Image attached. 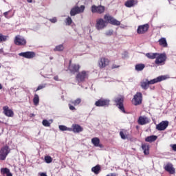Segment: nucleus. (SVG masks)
Returning a JSON list of instances; mask_svg holds the SVG:
<instances>
[{
	"mask_svg": "<svg viewBox=\"0 0 176 176\" xmlns=\"http://www.w3.org/2000/svg\"><path fill=\"white\" fill-rule=\"evenodd\" d=\"M119 67H120V66L116 65V64H113L111 66V68H112V69H115V68H119Z\"/></svg>",
	"mask_w": 176,
	"mask_h": 176,
	"instance_id": "nucleus-44",
	"label": "nucleus"
},
{
	"mask_svg": "<svg viewBox=\"0 0 176 176\" xmlns=\"http://www.w3.org/2000/svg\"><path fill=\"white\" fill-rule=\"evenodd\" d=\"M100 171H101V166L100 165H96L91 168V172L94 173L96 175L100 174Z\"/></svg>",
	"mask_w": 176,
	"mask_h": 176,
	"instance_id": "nucleus-24",
	"label": "nucleus"
},
{
	"mask_svg": "<svg viewBox=\"0 0 176 176\" xmlns=\"http://www.w3.org/2000/svg\"><path fill=\"white\" fill-rule=\"evenodd\" d=\"M51 23H57V18L54 17L52 19H49Z\"/></svg>",
	"mask_w": 176,
	"mask_h": 176,
	"instance_id": "nucleus-42",
	"label": "nucleus"
},
{
	"mask_svg": "<svg viewBox=\"0 0 176 176\" xmlns=\"http://www.w3.org/2000/svg\"><path fill=\"white\" fill-rule=\"evenodd\" d=\"M142 151L144 155H149V144L144 143L142 144Z\"/></svg>",
	"mask_w": 176,
	"mask_h": 176,
	"instance_id": "nucleus-22",
	"label": "nucleus"
},
{
	"mask_svg": "<svg viewBox=\"0 0 176 176\" xmlns=\"http://www.w3.org/2000/svg\"><path fill=\"white\" fill-rule=\"evenodd\" d=\"M145 56L150 60H155V58H156V56H157V53H146Z\"/></svg>",
	"mask_w": 176,
	"mask_h": 176,
	"instance_id": "nucleus-26",
	"label": "nucleus"
},
{
	"mask_svg": "<svg viewBox=\"0 0 176 176\" xmlns=\"http://www.w3.org/2000/svg\"><path fill=\"white\" fill-rule=\"evenodd\" d=\"M148 30H149V24L146 23L144 25H139L137 29V32L138 34H146V32H148Z\"/></svg>",
	"mask_w": 176,
	"mask_h": 176,
	"instance_id": "nucleus-15",
	"label": "nucleus"
},
{
	"mask_svg": "<svg viewBox=\"0 0 176 176\" xmlns=\"http://www.w3.org/2000/svg\"><path fill=\"white\" fill-rule=\"evenodd\" d=\"M19 56L20 57H23L24 58L31 60V58H34L36 56V54L34 52L28 51L25 52L19 53Z\"/></svg>",
	"mask_w": 176,
	"mask_h": 176,
	"instance_id": "nucleus-12",
	"label": "nucleus"
},
{
	"mask_svg": "<svg viewBox=\"0 0 176 176\" xmlns=\"http://www.w3.org/2000/svg\"><path fill=\"white\" fill-rule=\"evenodd\" d=\"M54 79L55 80H57V77H54Z\"/></svg>",
	"mask_w": 176,
	"mask_h": 176,
	"instance_id": "nucleus-53",
	"label": "nucleus"
},
{
	"mask_svg": "<svg viewBox=\"0 0 176 176\" xmlns=\"http://www.w3.org/2000/svg\"><path fill=\"white\" fill-rule=\"evenodd\" d=\"M124 113H129V112H126V111H122Z\"/></svg>",
	"mask_w": 176,
	"mask_h": 176,
	"instance_id": "nucleus-51",
	"label": "nucleus"
},
{
	"mask_svg": "<svg viewBox=\"0 0 176 176\" xmlns=\"http://www.w3.org/2000/svg\"><path fill=\"white\" fill-rule=\"evenodd\" d=\"M167 79V76H160L156 78L151 80L150 81L146 80L145 82H142L140 83V86L143 90H148L149 88V85H155V83H159V82H162V80H166Z\"/></svg>",
	"mask_w": 176,
	"mask_h": 176,
	"instance_id": "nucleus-2",
	"label": "nucleus"
},
{
	"mask_svg": "<svg viewBox=\"0 0 176 176\" xmlns=\"http://www.w3.org/2000/svg\"><path fill=\"white\" fill-rule=\"evenodd\" d=\"M71 24H72V19L71 16H68L66 19V25H71Z\"/></svg>",
	"mask_w": 176,
	"mask_h": 176,
	"instance_id": "nucleus-38",
	"label": "nucleus"
},
{
	"mask_svg": "<svg viewBox=\"0 0 176 176\" xmlns=\"http://www.w3.org/2000/svg\"><path fill=\"white\" fill-rule=\"evenodd\" d=\"M4 115L6 116H8V118H13L14 113H13V111H3Z\"/></svg>",
	"mask_w": 176,
	"mask_h": 176,
	"instance_id": "nucleus-29",
	"label": "nucleus"
},
{
	"mask_svg": "<svg viewBox=\"0 0 176 176\" xmlns=\"http://www.w3.org/2000/svg\"><path fill=\"white\" fill-rule=\"evenodd\" d=\"M33 104L34 105H39V96L36 94H34L33 98Z\"/></svg>",
	"mask_w": 176,
	"mask_h": 176,
	"instance_id": "nucleus-27",
	"label": "nucleus"
},
{
	"mask_svg": "<svg viewBox=\"0 0 176 176\" xmlns=\"http://www.w3.org/2000/svg\"><path fill=\"white\" fill-rule=\"evenodd\" d=\"M138 123H139V124L144 125V124H145V123H146V120H145V118L144 117H140L139 120H138Z\"/></svg>",
	"mask_w": 176,
	"mask_h": 176,
	"instance_id": "nucleus-34",
	"label": "nucleus"
},
{
	"mask_svg": "<svg viewBox=\"0 0 176 176\" xmlns=\"http://www.w3.org/2000/svg\"><path fill=\"white\" fill-rule=\"evenodd\" d=\"M33 116H35V114H34V113L30 114V118H33Z\"/></svg>",
	"mask_w": 176,
	"mask_h": 176,
	"instance_id": "nucleus-49",
	"label": "nucleus"
},
{
	"mask_svg": "<svg viewBox=\"0 0 176 176\" xmlns=\"http://www.w3.org/2000/svg\"><path fill=\"white\" fill-rule=\"evenodd\" d=\"M76 14H79V12L78 11V10L76 9V7L74 6L70 10V16H76Z\"/></svg>",
	"mask_w": 176,
	"mask_h": 176,
	"instance_id": "nucleus-28",
	"label": "nucleus"
},
{
	"mask_svg": "<svg viewBox=\"0 0 176 176\" xmlns=\"http://www.w3.org/2000/svg\"><path fill=\"white\" fill-rule=\"evenodd\" d=\"M120 135L122 140H127V138H129V137H130V135L129 133H127L126 130L121 131L120 132Z\"/></svg>",
	"mask_w": 176,
	"mask_h": 176,
	"instance_id": "nucleus-21",
	"label": "nucleus"
},
{
	"mask_svg": "<svg viewBox=\"0 0 176 176\" xmlns=\"http://www.w3.org/2000/svg\"><path fill=\"white\" fill-rule=\"evenodd\" d=\"M68 69L71 74L75 75V74L79 72V70L80 69V65L76 63L72 64V60H70L69 62Z\"/></svg>",
	"mask_w": 176,
	"mask_h": 176,
	"instance_id": "nucleus-7",
	"label": "nucleus"
},
{
	"mask_svg": "<svg viewBox=\"0 0 176 176\" xmlns=\"http://www.w3.org/2000/svg\"><path fill=\"white\" fill-rule=\"evenodd\" d=\"M138 1L135 0H128L125 2L124 5L126 8H133V6L137 5Z\"/></svg>",
	"mask_w": 176,
	"mask_h": 176,
	"instance_id": "nucleus-20",
	"label": "nucleus"
},
{
	"mask_svg": "<svg viewBox=\"0 0 176 176\" xmlns=\"http://www.w3.org/2000/svg\"><path fill=\"white\" fill-rule=\"evenodd\" d=\"M167 60V56L166 54H159L155 57V64L156 65H164L166 60Z\"/></svg>",
	"mask_w": 176,
	"mask_h": 176,
	"instance_id": "nucleus-4",
	"label": "nucleus"
},
{
	"mask_svg": "<svg viewBox=\"0 0 176 176\" xmlns=\"http://www.w3.org/2000/svg\"><path fill=\"white\" fill-rule=\"evenodd\" d=\"M59 130H60V131H71L72 129L66 126L59 125Z\"/></svg>",
	"mask_w": 176,
	"mask_h": 176,
	"instance_id": "nucleus-30",
	"label": "nucleus"
},
{
	"mask_svg": "<svg viewBox=\"0 0 176 176\" xmlns=\"http://www.w3.org/2000/svg\"><path fill=\"white\" fill-rule=\"evenodd\" d=\"M46 87V84L40 85L38 86L37 89L34 91H39V90H42V89H45Z\"/></svg>",
	"mask_w": 176,
	"mask_h": 176,
	"instance_id": "nucleus-39",
	"label": "nucleus"
},
{
	"mask_svg": "<svg viewBox=\"0 0 176 176\" xmlns=\"http://www.w3.org/2000/svg\"><path fill=\"white\" fill-rule=\"evenodd\" d=\"M80 102H82V99L80 98H78L74 100H70L68 104L70 111H75V107H78Z\"/></svg>",
	"mask_w": 176,
	"mask_h": 176,
	"instance_id": "nucleus-13",
	"label": "nucleus"
},
{
	"mask_svg": "<svg viewBox=\"0 0 176 176\" xmlns=\"http://www.w3.org/2000/svg\"><path fill=\"white\" fill-rule=\"evenodd\" d=\"M145 68V65L144 64H138L135 65L136 71H142Z\"/></svg>",
	"mask_w": 176,
	"mask_h": 176,
	"instance_id": "nucleus-33",
	"label": "nucleus"
},
{
	"mask_svg": "<svg viewBox=\"0 0 176 176\" xmlns=\"http://www.w3.org/2000/svg\"><path fill=\"white\" fill-rule=\"evenodd\" d=\"M109 102L108 99L100 98L95 102V105L96 107H109Z\"/></svg>",
	"mask_w": 176,
	"mask_h": 176,
	"instance_id": "nucleus-14",
	"label": "nucleus"
},
{
	"mask_svg": "<svg viewBox=\"0 0 176 176\" xmlns=\"http://www.w3.org/2000/svg\"><path fill=\"white\" fill-rule=\"evenodd\" d=\"M1 89H2V85L0 84V90H1Z\"/></svg>",
	"mask_w": 176,
	"mask_h": 176,
	"instance_id": "nucleus-52",
	"label": "nucleus"
},
{
	"mask_svg": "<svg viewBox=\"0 0 176 176\" xmlns=\"http://www.w3.org/2000/svg\"><path fill=\"white\" fill-rule=\"evenodd\" d=\"M91 11L92 13H98V14H102V13H104L105 12V6H96L93 5L91 7Z\"/></svg>",
	"mask_w": 176,
	"mask_h": 176,
	"instance_id": "nucleus-10",
	"label": "nucleus"
},
{
	"mask_svg": "<svg viewBox=\"0 0 176 176\" xmlns=\"http://www.w3.org/2000/svg\"><path fill=\"white\" fill-rule=\"evenodd\" d=\"M132 104L133 105H141L142 104V94L141 92H137L132 99Z\"/></svg>",
	"mask_w": 176,
	"mask_h": 176,
	"instance_id": "nucleus-8",
	"label": "nucleus"
},
{
	"mask_svg": "<svg viewBox=\"0 0 176 176\" xmlns=\"http://www.w3.org/2000/svg\"><path fill=\"white\" fill-rule=\"evenodd\" d=\"M10 170H9V168H2L1 169V174L5 175V174H8V173H9Z\"/></svg>",
	"mask_w": 176,
	"mask_h": 176,
	"instance_id": "nucleus-37",
	"label": "nucleus"
},
{
	"mask_svg": "<svg viewBox=\"0 0 176 176\" xmlns=\"http://www.w3.org/2000/svg\"><path fill=\"white\" fill-rule=\"evenodd\" d=\"M111 64V60L107 57H100L98 60V65L100 69H104L107 68Z\"/></svg>",
	"mask_w": 176,
	"mask_h": 176,
	"instance_id": "nucleus-3",
	"label": "nucleus"
},
{
	"mask_svg": "<svg viewBox=\"0 0 176 176\" xmlns=\"http://www.w3.org/2000/svg\"><path fill=\"white\" fill-rule=\"evenodd\" d=\"M156 140H157V136L156 135H151L145 138L146 142H155Z\"/></svg>",
	"mask_w": 176,
	"mask_h": 176,
	"instance_id": "nucleus-23",
	"label": "nucleus"
},
{
	"mask_svg": "<svg viewBox=\"0 0 176 176\" xmlns=\"http://www.w3.org/2000/svg\"><path fill=\"white\" fill-rule=\"evenodd\" d=\"M89 78V74L87 72L82 70V72H78L76 76V79L78 83H82Z\"/></svg>",
	"mask_w": 176,
	"mask_h": 176,
	"instance_id": "nucleus-6",
	"label": "nucleus"
},
{
	"mask_svg": "<svg viewBox=\"0 0 176 176\" xmlns=\"http://www.w3.org/2000/svg\"><path fill=\"white\" fill-rule=\"evenodd\" d=\"M9 12L10 11H8L3 13V16H5L6 19H9V16H8L9 14Z\"/></svg>",
	"mask_w": 176,
	"mask_h": 176,
	"instance_id": "nucleus-43",
	"label": "nucleus"
},
{
	"mask_svg": "<svg viewBox=\"0 0 176 176\" xmlns=\"http://www.w3.org/2000/svg\"><path fill=\"white\" fill-rule=\"evenodd\" d=\"M107 176H118V175L116 173H110V174L107 175Z\"/></svg>",
	"mask_w": 176,
	"mask_h": 176,
	"instance_id": "nucleus-47",
	"label": "nucleus"
},
{
	"mask_svg": "<svg viewBox=\"0 0 176 176\" xmlns=\"http://www.w3.org/2000/svg\"><path fill=\"white\" fill-rule=\"evenodd\" d=\"M45 163H52V162H53V159L52 158V157L47 155L45 157Z\"/></svg>",
	"mask_w": 176,
	"mask_h": 176,
	"instance_id": "nucleus-35",
	"label": "nucleus"
},
{
	"mask_svg": "<svg viewBox=\"0 0 176 176\" xmlns=\"http://www.w3.org/2000/svg\"><path fill=\"white\" fill-rule=\"evenodd\" d=\"M91 143L96 147L103 148L104 146L100 144V138H94L91 139Z\"/></svg>",
	"mask_w": 176,
	"mask_h": 176,
	"instance_id": "nucleus-19",
	"label": "nucleus"
},
{
	"mask_svg": "<svg viewBox=\"0 0 176 176\" xmlns=\"http://www.w3.org/2000/svg\"><path fill=\"white\" fill-rule=\"evenodd\" d=\"M168 127V121H162L156 126L157 130L159 131H163Z\"/></svg>",
	"mask_w": 176,
	"mask_h": 176,
	"instance_id": "nucleus-16",
	"label": "nucleus"
},
{
	"mask_svg": "<svg viewBox=\"0 0 176 176\" xmlns=\"http://www.w3.org/2000/svg\"><path fill=\"white\" fill-rule=\"evenodd\" d=\"M43 126H45V127H50V122L47 120H43Z\"/></svg>",
	"mask_w": 176,
	"mask_h": 176,
	"instance_id": "nucleus-36",
	"label": "nucleus"
},
{
	"mask_svg": "<svg viewBox=\"0 0 176 176\" xmlns=\"http://www.w3.org/2000/svg\"><path fill=\"white\" fill-rule=\"evenodd\" d=\"M114 102L118 109L121 111H124V97L122 96H118L114 98Z\"/></svg>",
	"mask_w": 176,
	"mask_h": 176,
	"instance_id": "nucleus-5",
	"label": "nucleus"
},
{
	"mask_svg": "<svg viewBox=\"0 0 176 176\" xmlns=\"http://www.w3.org/2000/svg\"><path fill=\"white\" fill-rule=\"evenodd\" d=\"M27 2H28V3H32V0H27Z\"/></svg>",
	"mask_w": 176,
	"mask_h": 176,
	"instance_id": "nucleus-50",
	"label": "nucleus"
},
{
	"mask_svg": "<svg viewBox=\"0 0 176 176\" xmlns=\"http://www.w3.org/2000/svg\"><path fill=\"white\" fill-rule=\"evenodd\" d=\"M3 111H10V110L9 109V107H8V106L3 107Z\"/></svg>",
	"mask_w": 176,
	"mask_h": 176,
	"instance_id": "nucleus-46",
	"label": "nucleus"
},
{
	"mask_svg": "<svg viewBox=\"0 0 176 176\" xmlns=\"http://www.w3.org/2000/svg\"><path fill=\"white\" fill-rule=\"evenodd\" d=\"M14 43L16 46H25L27 45V40L21 36L17 35L14 38Z\"/></svg>",
	"mask_w": 176,
	"mask_h": 176,
	"instance_id": "nucleus-9",
	"label": "nucleus"
},
{
	"mask_svg": "<svg viewBox=\"0 0 176 176\" xmlns=\"http://www.w3.org/2000/svg\"><path fill=\"white\" fill-rule=\"evenodd\" d=\"M10 153V150H9V146H6L1 148L0 150V160H5L8 155Z\"/></svg>",
	"mask_w": 176,
	"mask_h": 176,
	"instance_id": "nucleus-11",
	"label": "nucleus"
},
{
	"mask_svg": "<svg viewBox=\"0 0 176 176\" xmlns=\"http://www.w3.org/2000/svg\"><path fill=\"white\" fill-rule=\"evenodd\" d=\"M8 36H3V34H0V42H5L6 41Z\"/></svg>",
	"mask_w": 176,
	"mask_h": 176,
	"instance_id": "nucleus-40",
	"label": "nucleus"
},
{
	"mask_svg": "<svg viewBox=\"0 0 176 176\" xmlns=\"http://www.w3.org/2000/svg\"><path fill=\"white\" fill-rule=\"evenodd\" d=\"M160 45L162 46V47H167L168 44H167V41L166 40L165 38H161L159 41H158Z\"/></svg>",
	"mask_w": 176,
	"mask_h": 176,
	"instance_id": "nucleus-25",
	"label": "nucleus"
},
{
	"mask_svg": "<svg viewBox=\"0 0 176 176\" xmlns=\"http://www.w3.org/2000/svg\"><path fill=\"white\" fill-rule=\"evenodd\" d=\"M64 50V45H59L54 49V52H63Z\"/></svg>",
	"mask_w": 176,
	"mask_h": 176,
	"instance_id": "nucleus-32",
	"label": "nucleus"
},
{
	"mask_svg": "<svg viewBox=\"0 0 176 176\" xmlns=\"http://www.w3.org/2000/svg\"><path fill=\"white\" fill-rule=\"evenodd\" d=\"M70 129L71 131H74V133H82L83 131V128L78 124H73Z\"/></svg>",
	"mask_w": 176,
	"mask_h": 176,
	"instance_id": "nucleus-18",
	"label": "nucleus"
},
{
	"mask_svg": "<svg viewBox=\"0 0 176 176\" xmlns=\"http://www.w3.org/2000/svg\"><path fill=\"white\" fill-rule=\"evenodd\" d=\"M170 146L172 147L173 151L176 152V144H170Z\"/></svg>",
	"mask_w": 176,
	"mask_h": 176,
	"instance_id": "nucleus-45",
	"label": "nucleus"
},
{
	"mask_svg": "<svg viewBox=\"0 0 176 176\" xmlns=\"http://www.w3.org/2000/svg\"><path fill=\"white\" fill-rule=\"evenodd\" d=\"M164 168V170L167 171V173H169V174H175V168L171 163L166 164Z\"/></svg>",
	"mask_w": 176,
	"mask_h": 176,
	"instance_id": "nucleus-17",
	"label": "nucleus"
},
{
	"mask_svg": "<svg viewBox=\"0 0 176 176\" xmlns=\"http://www.w3.org/2000/svg\"><path fill=\"white\" fill-rule=\"evenodd\" d=\"M106 35H107L108 36H111V35H113V31L109 30L108 32H106Z\"/></svg>",
	"mask_w": 176,
	"mask_h": 176,
	"instance_id": "nucleus-41",
	"label": "nucleus"
},
{
	"mask_svg": "<svg viewBox=\"0 0 176 176\" xmlns=\"http://www.w3.org/2000/svg\"><path fill=\"white\" fill-rule=\"evenodd\" d=\"M76 9H77L78 14H80V13H83L85 12V6H81L80 7L76 6Z\"/></svg>",
	"mask_w": 176,
	"mask_h": 176,
	"instance_id": "nucleus-31",
	"label": "nucleus"
},
{
	"mask_svg": "<svg viewBox=\"0 0 176 176\" xmlns=\"http://www.w3.org/2000/svg\"><path fill=\"white\" fill-rule=\"evenodd\" d=\"M103 19L100 18L96 20L95 27L98 31L104 30V28L107 27V24H111V25H120V21H118L109 14H104Z\"/></svg>",
	"mask_w": 176,
	"mask_h": 176,
	"instance_id": "nucleus-1",
	"label": "nucleus"
},
{
	"mask_svg": "<svg viewBox=\"0 0 176 176\" xmlns=\"http://www.w3.org/2000/svg\"><path fill=\"white\" fill-rule=\"evenodd\" d=\"M7 176H13V175H12L10 173V170H9V172L7 173Z\"/></svg>",
	"mask_w": 176,
	"mask_h": 176,
	"instance_id": "nucleus-48",
	"label": "nucleus"
}]
</instances>
